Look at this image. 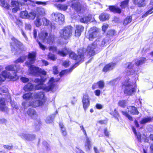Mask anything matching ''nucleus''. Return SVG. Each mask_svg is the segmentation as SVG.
Segmentation results:
<instances>
[{
  "mask_svg": "<svg viewBox=\"0 0 153 153\" xmlns=\"http://www.w3.org/2000/svg\"><path fill=\"white\" fill-rule=\"evenodd\" d=\"M36 53L35 52L29 53L28 55V59L29 62H26V64L30 67L29 69V73L33 75L36 76L39 74L45 76L46 74V72L43 69L39 68L35 66L31 65L33 64L35 60Z\"/></svg>",
  "mask_w": 153,
  "mask_h": 153,
  "instance_id": "f257e3e1",
  "label": "nucleus"
},
{
  "mask_svg": "<svg viewBox=\"0 0 153 153\" xmlns=\"http://www.w3.org/2000/svg\"><path fill=\"white\" fill-rule=\"evenodd\" d=\"M85 51L84 49H80L78 51V55L76 56L75 53L73 52H71L69 48H65L61 51H59L58 52L59 55L62 56H65L68 53L69 54V57L71 59L76 60L77 62L81 61H83L84 58V52Z\"/></svg>",
  "mask_w": 153,
  "mask_h": 153,
  "instance_id": "f03ea898",
  "label": "nucleus"
},
{
  "mask_svg": "<svg viewBox=\"0 0 153 153\" xmlns=\"http://www.w3.org/2000/svg\"><path fill=\"white\" fill-rule=\"evenodd\" d=\"M60 78L57 79H54L53 78H51L49 80L48 84V86H46L45 85L43 84V82H45L46 79V78H42V76H41V78L36 79L34 80V82L38 83V85H37L36 87V89L38 90L39 89H43L44 90L48 91H52L55 86L54 82H58Z\"/></svg>",
  "mask_w": 153,
  "mask_h": 153,
  "instance_id": "7ed1b4c3",
  "label": "nucleus"
},
{
  "mask_svg": "<svg viewBox=\"0 0 153 153\" xmlns=\"http://www.w3.org/2000/svg\"><path fill=\"white\" fill-rule=\"evenodd\" d=\"M136 82L134 84L131 82L129 79L126 78V79L123 83L122 88L124 89V93L128 95H131L135 91Z\"/></svg>",
  "mask_w": 153,
  "mask_h": 153,
  "instance_id": "20e7f679",
  "label": "nucleus"
},
{
  "mask_svg": "<svg viewBox=\"0 0 153 153\" xmlns=\"http://www.w3.org/2000/svg\"><path fill=\"white\" fill-rule=\"evenodd\" d=\"M11 40L15 45L14 46L13 43H11V51L14 54L20 53L21 51L25 50L24 46L20 42L14 37H12Z\"/></svg>",
  "mask_w": 153,
  "mask_h": 153,
  "instance_id": "39448f33",
  "label": "nucleus"
},
{
  "mask_svg": "<svg viewBox=\"0 0 153 153\" xmlns=\"http://www.w3.org/2000/svg\"><path fill=\"white\" fill-rule=\"evenodd\" d=\"M72 32V27L70 26H67L60 30V36L64 39H68L71 36Z\"/></svg>",
  "mask_w": 153,
  "mask_h": 153,
  "instance_id": "423d86ee",
  "label": "nucleus"
},
{
  "mask_svg": "<svg viewBox=\"0 0 153 153\" xmlns=\"http://www.w3.org/2000/svg\"><path fill=\"white\" fill-rule=\"evenodd\" d=\"M48 33L45 32H42L39 33V37L40 40L44 42H47L51 44L54 40L55 37L53 35L50 34L48 37Z\"/></svg>",
  "mask_w": 153,
  "mask_h": 153,
  "instance_id": "0eeeda50",
  "label": "nucleus"
},
{
  "mask_svg": "<svg viewBox=\"0 0 153 153\" xmlns=\"http://www.w3.org/2000/svg\"><path fill=\"white\" fill-rule=\"evenodd\" d=\"M25 2L23 3H19L16 1H12L11 2V5L13 8L12 9V11L13 13L16 12L19 10L22 9L21 7L26 4H27V1H29V0H22Z\"/></svg>",
  "mask_w": 153,
  "mask_h": 153,
  "instance_id": "6e6552de",
  "label": "nucleus"
},
{
  "mask_svg": "<svg viewBox=\"0 0 153 153\" xmlns=\"http://www.w3.org/2000/svg\"><path fill=\"white\" fill-rule=\"evenodd\" d=\"M95 41L93 43L89 45L88 47L86 50L84 52V54L85 53H86L87 55L88 56H92L94 55L95 53V51L96 48L97 47V42ZM81 49H83L81 48ZM84 49H85L83 48Z\"/></svg>",
  "mask_w": 153,
  "mask_h": 153,
  "instance_id": "1a4fd4ad",
  "label": "nucleus"
},
{
  "mask_svg": "<svg viewBox=\"0 0 153 153\" xmlns=\"http://www.w3.org/2000/svg\"><path fill=\"white\" fill-rule=\"evenodd\" d=\"M99 35L97 29L95 27L91 28L89 31V35L87 36V38L89 40L92 41L94 39L97 37Z\"/></svg>",
  "mask_w": 153,
  "mask_h": 153,
  "instance_id": "9d476101",
  "label": "nucleus"
},
{
  "mask_svg": "<svg viewBox=\"0 0 153 153\" xmlns=\"http://www.w3.org/2000/svg\"><path fill=\"white\" fill-rule=\"evenodd\" d=\"M68 5L77 12L81 10V6L80 3L76 0H70L68 2Z\"/></svg>",
  "mask_w": 153,
  "mask_h": 153,
  "instance_id": "9b49d317",
  "label": "nucleus"
},
{
  "mask_svg": "<svg viewBox=\"0 0 153 153\" xmlns=\"http://www.w3.org/2000/svg\"><path fill=\"white\" fill-rule=\"evenodd\" d=\"M52 19L56 22L62 23L64 20V16L60 13H53L52 14Z\"/></svg>",
  "mask_w": 153,
  "mask_h": 153,
  "instance_id": "f8f14e48",
  "label": "nucleus"
},
{
  "mask_svg": "<svg viewBox=\"0 0 153 153\" xmlns=\"http://www.w3.org/2000/svg\"><path fill=\"white\" fill-rule=\"evenodd\" d=\"M82 102L83 108L86 111L90 105V99L88 95H85L83 96Z\"/></svg>",
  "mask_w": 153,
  "mask_h": 153,
  "instance_id": "ddd939ff",
  "label": "nucleus"
},
{
  "mask_svg": "<svg viewBox=\"0 0 153 153\" xmlns=\"http://www.w3.org/2000/svg\"><path fill=\"white\" fill-rule=\"evenodd\" d=\"M5 69L6 70L16 71L17 72H22V69L19 65H10L7 66Z\"/></svg>",
  "mask_w": 153,
  "mask_h": 153,
  "instance_id": "4468645a",
  "label": "nucleus"
},
{
  "mask_svg": "<svg viewBox=\"0 0 153 153\" xmlns=\"http://www.w3.org/2000/svg\"><path fill=\"white\" fill-rule=\"evenodd\" d=\"M21 137L27 140H32L34 139L35 136L33 134H30L26 133H22L20 134Z\"/></svg>",
  "mask_w": 153,
  "mask_h": 153,
  "instance_id": "2eb2a0df",
  "label": "nucleus"
},
{
  "mask_svg": "<svg viewBox=\"0 0 153 153\" xmlns=\"http://www.w3.org/2000/svg\"><path fill=\"white\" fill-rule=\"evenodd\" d=\"M34 96L35 98L39 99L42 102H43L44 103L45 102L46 98L43 92H41L35 94Z\"/></svg>",
  "mask_w": 153,
  "mask_h": 153,
  "instance_id": "dca6fc26",
  "label": "nucleus"
},
{
  "mask_svg": "<svg viewBox=\"0 0 153 153\" xmlns=\"http://www.w3.org/2000/svg\"><path fill=\"white\" fill-rule=\"evenodd\" d=\"M9 72L5 71H2L1 74H0V81H4L6 78L10 77Z\"/></svg>",
  "mask_w": 153,
  "mask_h": 153,
  "instance_id": "f3484780",
  "label": "nucleus"
},
{
  "mask_svg": "<svg viewBox=\"0 0 153 153\" xmlns=\"http://www.w3.org/2000/svg\"><path fill=\"white\" fill-rule=\"evenodd\" d=\"M97 40V46H100L101 47H104V46H106L107 43L108 42V37H106L104 39L101 41H100L99 39H97L95 41Z\"/></svg>",
  "mask_w": 153,
  "mask_h": 153,
  "instance_id": "a211bd4d",
  "label": "nucleus"
},
{
  "mask_svg": "<svg viewBox=\"0 0 153 153\" xmlns=\"http://www.w3.org/2000/svg\"><path fill=\"white\" fill-rule=\"evenodd\" d=\"M116 64L114 63H111L107 64L104 67L103 69V71L106 72L113 69L115 67Z\"/></svg>",
  "mask_w": 153,
  "mask_h": 153,
  "instance_id": "6ab92c4d",
  "label": "nucleus"
},
{
  "mask_svg": "<svg viewBox=\"0 0 153 153\" xmlns=\"http://www.w3.org/2000/svg\"><path fill=\"white\" fill-rule=\"evenodd\" d=\"M127 109L128 112L132 115L138 114H139L137 108L134 106H129L127 107Z\"/></svg>",
  "mask_w": 153,
  "mask_h": 153,
  "instance_id": "aec40b11",
  "label": "nucleus"
},
{
  "mask_svg": "<svg viewBox=\"0 0 153 153\" xmlns=\"http://www.w3.org/2000/svg\"><path fill=\"white\" fill-rule=\"evenodd\" d=\"M85 137L86 140L84 142V146L86 150L88 151L91 147V141L87 136Z\"/></svg>",
  "mask_w": 153,
  "mask_h": 153,
  "instance_id": "412c9836",
  "label": "nucleus"
},
{
  "mask_svg": "<svg viewBox=\"0 0 153 153\" xmlns=\"http://www.w3.org/2000/svg\"><path fill=\"white\" fill-rule=\"evenodd\" d=\"M44 103L43 102H42L40 100H38L33 101L32 102L30 103V105L32 107H36L41 106Z\"/></svg>",
  "mask_w": 153,
  "mask_h": 153,
  "instance_id": "4be33fe9",
  "label": "nucleus"
},
{
  "mask_svg": "<svg viewBox=\"0 0 153 153\" xmlns=\"http://www.w3.org/2000/svg\"><path fill=\"white\" fill-rule=\"evenodd\" d=\"M27 113L28 115L32 118H35L36 117V113L34 109H29Z\"/></svg>",
  "mask_w": 153,
  "mask_h": 153,
  "instance_id": "5701e85b",
  "label": "nucleus"
},
{
  "mask_svg": "<svg viewBox=\"0 0 153 153\" xmlns=\"http://www.w3.org/2000/svg\"><path fill=\"white\" fill-rule=\"evenodd\" d=\"M153 120V118L151 117H146L143 118L140 121L141 124H143L152 121Z\"/></svg>",
  "mask_w": 153,
  "mask_h": 153,
  "instance_id": "b1692460",
  "label": "nucleus"
},
{
  "mask_svg": "<svg viewBox=\"0 0 153 153\" xmlns=\"http://www.w3.org/2000/svg\"><path fill=\"white\" fill-rule=\"evenodd\" d=\"M91 18V15H88V16H85L81 18L80 21L82 23H87L90 22Z\"/></svg>",
  "mask_w": 153,
  "mask_h": 153,
  "instance_id": "393cba45",
  "label": "nucleus"
},
{
  "mask_svg": "<svg viewBox=\"0 0 153 153\" xmlns=\"http://www.w3.org/2000/svg\"><path fill=\"white\" fill-rule=\"evenodd\" d=\"M55 6L58 9L63 11H65L68 7V5L66 4H56Z\"/></svg>",
  "mask_w": 153,
  "mask_h": 153,
  "instance_id": "a878e982",
  "label": "nucleus"
},
{
  "mask_svg": "<svg viewBox=\"0 0 153 153\" xmlns=\"http://www.w3.org/2000/svg\"><path fill=\"white\" fill-rule=\"evenodd\" d=\"M33 85L31 83H28L23 87V89L26 91H30L33 88Z\"/></svg>",
  "mask_w": 153,
  "mask_h": 153,
  "instance_id": "bb28decb",
  "label": "nucleus"
},
{
  "mask_svg": "<svg viewBox=\"0 0 153 153\" xmlns=\"http://www.w3.org/2000/svg\"><path fill=\"white\" fill-rule=\"evenodd\" d=\"M77 64L76 63L69 70H66L62 71L61 72H60L59 74V75L61 77L62 75H64V74L71 72L74 69V68L76 67V66H77Z\"/></svg>",
  "mask_w": 153,
  "mask_h": 153,
  "instance_id": "cd10ccee",
  "label": "nucleus"
},
{
  "mask_svg": "<svg viewBox=\"0 0 153 153\" xmlns=\"http://www.w3.org/2000/svg\"><path fill=\"white\" fill-rule=\"evenodd\" d=\"M134 3L138 5L139 7H142L145 6L146 4L145 3V0H133Z\"/></svg>",
  "mask_w": 153,
  "mask_h": 153,
  "instance_id": "c85d7f7f",
  "label": "nucleus"
},
{
  "mask_svg": "<svg viewBox=\"0 0 153 153\" xmlns=\"http://www.w3.org/2000/svg\"><path fill=\"white\" fill-rule=\"evenodd\" d=\"M38 14L41 16H44L45 14L46 11L43 8L39 7L36 9Z\"/></svg>",
  "mask_w": 153,
  "mask_h": 153,
  "instance_id": "c756f323",
  "label": "nucleus"
},
{
  "mask_svg": "<svg viewBox=\"0 0 153 153\" xmlns=\"http://www.w3.org/2000/svg\"><path fill=\"white\" fill-rule=\"evenodd\" d=\"M110 10L114 13H120L121 12V10L120 8L116 7L114 6H110L109 7Z\"/></svg>",
  "mask_w": 153,
  "mask_h": 153,
  "instance_id": "7c9ffc66",
  "label": "nucleus"
},
{
  "mask_svg": "<svg viewBox=\"0 0 153 153\" xmlns=\"http://www.w3.org/2000/svg\"><path fill=\"white\" fill-rule=\"evenodd\" d=\"M59 126L62 135L64 136H66L67 134V132L63 123H60Z\"/></svg>",
  "mask_w": 153,
  "mask_h": 153,
  "instance_id": "2f4dec72",
  "label": "nucleus"
},
{
  "mask_svg": "<svg viewBox=\"0 0 153 153\" xmlns=\"http://www.w3.org/2000/svg\"><path fill=\"white\" fill-rule=\"evenodd\" d=\"M27 58V56H21L20 58L15 60L14 63L16 64H17L19 63H23Z\"/></svg>",
  "mask_w": 153,
  "mask_h": 153,
  "instance_id": "473e14b6",
  "label": "nucleus"
},
{
  "mask_svg": "<svg viewBox=\"0 0 153 153\" xmlns=\"http://www.w3.org/2000/svg\"><path fill=\"white\" fill-rule=\"evenodd\" d=\"M109 15L106 13H102L99 16V19L101 21H104L108 19Z\"/></svg>",
  "mask_w": 153,
  "mask_h": 153,
  "instance_id": "72a5a7b5",
  "label": "nucleus"
},
{
  "mask_svg": "<svg viewBox=\"0 0 153 153\" xmlns=\"http://www.w3.org/2000/svg\"><path fill=\"white\" fill-rule=\"evenodd\" d=\"M145 61V58H140L136 60L135 61V63L137 65H139L144 63Z\"/></svg>",
  "mask_w": 153,
  "mask_h": 153,
  "instance_id": "f704fd0d",
  "label": "nucleus"
},
{
  "mask_svg": "<svg viewBox=\"0 0 153 153\" xmlns=\"http://www.w3.org/2000/svg\"><path fill=\"white\" fill-rule=\"evenodd\" d=\"M32 94L30 92L25 94L23 96V98L26 100H30L32 98Z\"/></svg>",
  "mask_w": 153,
  "mask_h": 153,
  "instance_id": "c9c22d12",
  "label": "nucleus"
},
{
  "mask_svg": "<svg viewBox=\"0 0 153 153\" xmlns=\"http://www.w3.org/2000/svg\"><path fill=\"white\" fill-rule=\"evenodd\" d=\"M36 15V12L33 11H31L28 13L27 18L33 20L35 18Z\"/></svg>",
  "mask_w": 153,
  "mask_h": 153,
  "instance_id": "e433bc0d",
  "label": "nucleus"
},
{
  "mask_svg": "<svg viewBox=\"0 0 153 153\" xmlns=\"http://www.w3.org/2000/svg\"><path fill=\"white\" fill-rule=\"evenodd\" d=\"M29 106H31L30 103L27 101L24 102L22 103V107H21V109L24 111L25 108H27Z\"/></svg>",
  "mask_w": 153,
  "mask_h": 153,
  "instance_id": "4c0bfd02",
  "label": "nucleus"
},
{
  "mask_svg": "<svg viewBox=\"0 0 153 153\" xmlns=\"http://www.w3.org/2000/svg\"><path fill=\"white\" fill-rule=\"evenodd\" d=\"M41 20L39 16H37L36 20L34 22V23L36 27H39L42 25Z\"/></svg>",
  "mask_w": 153,
  "mask_h": 153,
  "instance_id": "58836bf2",
  "label": "nucleus"
},
{
  "mask_svg": "<svg viewBox=\"0 0 153 153\" xmlns=\"http://www.w3.org/2000/svg\"><path fill=\"white\" fill-rule=\"evenodd\" d=\"M1 5L4 7L8 9L9 8V5L8 3L5 1V0H0Z\"/></svg>",
  "mask_w": 153,
  "mask_h": 153,
  "instance_id": "ea45409f",
  "label": "nucleus"
},
{
  "mask_svg": "<svg viewBox=\"0 0 153 153\" xmlns=\"http://www.w3.org/2000/svg\"><path fill=\"white\" fill-rule=\"evenodd\" d=\"M132 20V17L131 16L127 17L124 21L123 24L124 25H126L128 23H130Z\"/></svg>",
  "mask_w": 153,
  "mask_h": 153,
  "instance_id": "a19ab883",
  "label": "nucleus"
},
{
  "mask_svg": "<svg viewBox=\"0 0 153 153\" xmlns=\"http://www.w3.org/2000/svg\"><path fill=\"white\" fill-rule=\"evenodd\" d=\"M54 117L55 116L53 114L47 117L45 120L46 123H51L53 121Z\"/></svg>",
  "mask_w": 153,
  "mask_h": 153,
  "instance_id": "79ce46f5",
  "label": "nucleus"
},
{
  "mask_svg": "<svg viewBox=\"0 0 153 153\" xmlns=\"http://www.w3.org/2000/svg\"><path fill=\"white\" fill-rule=\"evenodd\" d=\"M20 16L22 18H27L28 16L27 12L26 10L22 11L20 14Z\"/></svg>",
  "mask_w": 153,
  "mask_h": 153,
  "instance_id": "37998d69",
  "label": "nucleus"
},
{
  "mask_svg": "<svg viewBox=\"0 0 153 153\" xmlns=\"http://www.w3.org/2000/svg\"><path fill=\"white\" fill-rule=\"evenodd\" d=\"M127 65H128L127 68L128 69H130V70H129V73H128V75L131 74V73H133V71L132 69H131L133 65V64H132L131 62H129L127 63Z\"/></svg>",
  "mask_w": 153,
  "mask_h": 153,
  "instance_id": "c03bdc74",
  "label": "nucleus"
},
{
  "mask_svg": "<svg viewBox=\"0 0 153 153\" xmlns=\"http://www.w3.org/2000/svg\"><path fill=\"white\" fill-rule=\"evenodd\" d=\"M43 25L45 26H48L50 25L51 22L49 20L45 18L42 19Z\"/></svg>",
  "mask_w": 153,
  "mask_h": 153,
  "instance_id": "a18cd8bd",
  "label": "nucleus"
},
{
  "mask_svg": "<svg viewBox=\"0 0 153 153\" xmlns=\"http://www.w3.org/2000/svg\"><path fill=\"white\" fill-rule=\"evenodd\" d=\"M97 84L100 88L102 89L104 86L105 83L102 80H101L98 82Z\"/></svg>",
  "mask_w": 153,
  "mask_h": 153,
  "instance_id": "49530a36",
  "label": "nucleus"
},
{
  "mask_svg": "<svg viewBox=\"0 0 153 153\" xmlns=\"http://www.w3.org/2000/svg\"><path fill=\"white\" fill-rule=\"evenodd\" d=\"M153 12V6L149 9L144 15L142 16V18L146 17L148 15Z\"/></svg>",
  "mask_w": 153,
  "mask_h": 153,
  "instance_id": "de8ad7c7",
  "label": "nucleus"
},
{
  "mask_svg": "<svg viewBox=\"0 0 153 153\" xmlns=\"http://www.w3.org/2000/svg\"><path fill=\"white\" fill-rule=\"evenodd\" d=\"M121 113L122 114L126 116V117H127L129 120H132V118L130 116L128 113L127 112L124 111H122Z\"/></svg>",
  "mask_w": 153,
  "mask_h": 153,
  "instance_id": "09e8293b",
  "label": "nucleus"
},
{
  "mask_svg": "<svg viewBox=\"0 0 153 153\" xmlns=\"http://www.w3.org/2000/svg\"><path fill=\"white\" fill-rule=\"evenodd\" d=\"M118 105L122 107H124L126 106V102L125 100L120 101L118 103Z\"/></svg>",
  "mask_w": 153,
  "mask_h": 153,
  "instance_id": "8fccbe9b",
  "label": "nucleus"
},
{
  "mask_svg": "<svg viewBox=\"0 0 153 153\" xmlns=\"http://www.w3.org/2000/svg\"><path fill=\"white\" fill-rule=\"evenodd\" d=\"M128 3V0H125L121 3L120 6L122 8H125L127 7Z\"/></svg>",
  "mask_w": 153,
  "mask_h": 153,
  "instance_id": "3c124183",
  "label": "nucleus"
},
{
  "mask_svg": "<svg viewBox=\"0 0 153 153\" xmlns=\"http://www.w3.org/2000/svg\"><path fill=\"white\" fill-rule=\"evenodd\" d=\"M118 79H115L109 82H108V84L111 85H113L117 83L118 82Z\"/></svg>",
  "mask_w": 153,
  "mask_h": 153,
  "instance_id": "603ef678",
  "label": "nucleus"
},
{
  "mask_svg": "<svg viewBox=\"0 0 153 153\" xmlns=\"http://www.w3.org/2000/svg\"><path fill=\"white\" fill-rule=\"evenodd\" d=\"M10 102L11 105L13 109H19L18 106L15 104L14 101L11 100Z\"/></svg>",
  "mask_w": 153,
  "mask_h": 153,
  "instance_id": "864d4df0",
  "label": "nucleus"
},
{
  "mask_svg": "<svg viewBox=\"0 0 153 153\" xmlns=\"http://www.w3.org/2000/svg\"><path fill=\"white\" fill-rule=\"evenodd\" d=\"M20 79L21 81L24 83L28 82L29 81V79L28 78L24 77H21Z\"/></svg>",
  "mask_w": 153,
  "mask_h": 153,
  "instance_id": "5fc2aeb1",
  "label": "nucleus"
},
{
  "mask_svg": "<svg viewBox=\"0 0 153 153\" xmlns=\"http://www.w3.org/2000/svg\"><path fill=\"white\" fill-rule=\"evenodd\" d=\"M76 29L82 32L84 29V27L81 25H77L76 26Z\"/></svg>",
  "mask_w": 153,
  "mask_h": 153,
  "instance_id": "6e6d98bb",
  "label": "nucleus"
},
{
  "mask_svg": "<svg viewBox=\"0 0 153 153\" xmlns=\"http://www.w3.org/2000/svg\"><path fill=\"white\" fill-rule=\"evenodd\" d=\"M48 57L49 59L52 60H54L56 59L54 55L51 53H49V54L48 56Z\"/></svg>",
  "mask_w": 153,
  "mask_h": 153,
  "instance_id": "4d7b16f0",
  "label": "nucleus"
},
{
  "mask_svg": "<svg viewBox=\"0 0 153 153\" xmlns=\"http://www.w3.org/2000/svg\"><path fill=\"white\" fill-rule=\"evenodd\" d=\"M37 42H38L39 47L41 49H42L43 50H44L46 48V47L41 43L40 42H39L38 40L37 41Z\"/></svg>",
  "mask_w": 153,
  "mask_h": 153,
  "instance_id": "13d9d810",
  "label": "nucleus"
},
{
  "mask_svg": "<svg viewBox=\"0 0 153 153\" xmlns=\"http://www.w3.org/2000/svg\"><path fill=\"white\" fill-rule=\"evenodd\" d=\"M62 65L65 67H68L69 65V61L68 60L65 61L63 62Z\"/></svg>",
  "mask_w": 153,
  "mask_h": 153,
  "instance_id": "bf43d9fd",
  "label": "nucleus"
},
{
  "mask_svg": "<svg viewBox=\"0 0 153 153\" xmlns=\"http://www.w3.org/2000/svg\"><path fill=\"white\" fill-rule=\"evenodd\" d=\"M135 134L137 136L138 141L139 142H141V139L140 133L139 132H138Z\"/></svg>",
  "mask_w": 153,
  "mask_h": 153,
  "instance_id": "052dcab7",
  "label": "nucleus"
},
{
  "mask_svg": "<svg viewBox=\"0 0 153 153\" xmlns=\"http://www.w3.org/2000/svg\"><path fill=\"white\" fill-rule=\"evenodd\" d=\"M15 22L19 27H20L22 25V22L18 19H16Z\"/></svg>",
  "mask_w": 153,
  "mask_h": 153,
  "instance_id": "680f3d73",
  "label": "nucleus"
},
{
  "mask_svg": "<svg viewBox=\"0 0 153 153\" xmlns=\"http://www.w3.org/2000/svg\"><path fill=\"white\" fill-rule=\"evenodd\" d=\"M25 29L26 30H31V26L29 24H26Z\"/></svg>",
  "mask_w": 153,
  "mask_h": 153,
  "instance_id": "e2e57ef3",
  "label": "nucleus"
},
{
  "mask_svg": "<svg viewBox=\"0 0 153 153\" xmlns=\"http://www.w3.org/2000/svg\"><path fill=\"white\" fill-rule=\"evenodd\" d=\"M21 31L22 35L23 36L25 39L27 41L28 39V38L27 37L26 34L25 33L22 29H21Z\"/></svg>",
  "mask_w": 153,
  "mask_h": 153,
  "instance_id": "0e129e2a",
  "label": "nucleus"
},
{
  "mask_svg": "<svg viewBox=\"0 0 153 153\" xmlns=\"http://www.w3.org/2000/svg\"><path fill=\"white\" fill-rule=\"evenodd\" d=\"M81 32L80 31H79V30L76 29L75 32V36L76 37H79L81 35Z\"/></svg>",
  "mask_w": 153,
  "mask_h": 153,
  "instance_id": "69168bd1",
  "label": "nucleus"
},
{
  "mask_svg": "<svg viewBox=\"0 0 153 153\" xmlns=\"http://www.w3.org/2000/svg\"><path fill=\"white\" fill-rule=\"evenodd\" d=\"M13 146L12 145H11V146H9L7 145H3V147L5 149H6L8 150H10L12 149Z\"/></svg>",
  "mask_w": 153,
  "mask_h": 153,
  "instance_id": "338daca9",
  "label": "nucleus"
},
{
  "mask_svg": "<svg viewBox=\"0 0 153 153\" xmlns=\"http://www.w3.org/2000/svg\"><path fill=\"white\" fill-rule=\"evenodd\" d=\"M49 51L53 52H55L56 50V48L55 47L51 46L49 48Z\"/></svg>",
  "mask_w": 153,
  "mask_h": 153,
  "instance_id": "774afa93",
  "label": "nucleus"
}]
</instances>
